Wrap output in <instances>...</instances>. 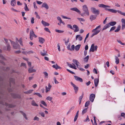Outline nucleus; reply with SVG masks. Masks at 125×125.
Masks as SVG:
<instances>
[{
	"mask_svg": "<svg viewBox=\"0 0 125 125\" xmlns=\"http://www.w3.org/2000/svg\"><path fill=\"white\" fill-rule=\"evenodd\" d=\"M116 21H114L108 23L110 27V26H114L116 24Z\"/></svg>",
	"mask_w": 125,
	"mask_h": 125,
	"instance_id": "bb28decb",
	"label": "nucleus"
},
{
	"mask_svg": "<svg viewBox=\"0 0 125 125\" xmlns=\"http://www.w3.org/2000/svg\"><path fill=\"white\" fill-rule=\"evenodd\" d=\"M57 19L59 21H60V23H62L63 24H64V22L62 21L61 18L60 17H57Z\"/></svg>",
	"mask_w": 125,
	"mask_h": 125,
	"instance_id": "c9c22d12",
	"label": "nucleus"
},
{
	"mask_svg": "<svg viewBox=\"0 0 125 125\" xmlns=\"http://www.w3.org/2000/svg\"><path fill=\"white\" fill-rule=\"evenodd\" d=\"M93 72L95 74H97L98 73L96 69L95 68H94L93 70Z\"/></svg>",
	"mask_w": 125,
	"mask_h": 125,
	"instance_id": "774afa93",
	"label": "nucleus"
},
{
	"mask_svg": "<svg viewBox=\"0 0 125 125\" xmlns=\"http://www.w3.org/2000/svg\"><path fill=\"white\" fill-rule=\"evenodd\" d=\"M117 12L118 13H120V14H121L124 16H125V13L123 12H122L121 11L119 10H118Z\"/></svg>",
	"mask_w": 125,
	"mask_h": 125,
	"instance_id": "37998d69",
	"label": "nucleus"
},
{
	"mask_svg": "<svg viewBox=\"0 0 125 125\" xmlns=\"http://www.w3.org/2000/svg\"><path fill=\"white\" fill-rule=\"evenodd\" d=\"M42 23L44 26H49V24L47 22H46L43 20L42 21Z\"/></svg>",
	"mask_w": 125,
	"mask_h": 125,
	"instance_id": "cd10ccee",
	"label": "nucleus"
},
{
	"mask_svg": "<svg viewBox=\"0 0 125 125\" xmlns=\"http://www.w3.org/2000/svg\"><path fill=\"white\" fill-rule=\"evenodd\" d=\"M39 120V118L38 117H37L36 116H35L33 119V120L34 121L37 120V121H38Z\"/></svg>",
	"mask_w": 125,
	"mask_h": 125,
	"instance_id": "5fc2aeb1",
	"label": "nucleus"
},
{
	"mask_svg": "<svg viewBox=\"0 0 125 125\" xmlns=\"http://www.w3.org/2000/svg\"><path fill=\"white\" fill-rule=\"evenodd\" d=\"M34 95H36L38 96L39 97L41 98L42 97V96L39 93H35L34 94Z\"/></svg>",
	"mask_w": 125,
	"mask_h": 125,
	"instance_id": "79ce46f5",
	"label": "nucleus"
},
{
	"mask_svg": "<svg viewBox=\"0 0 125 125\" xmlns=\"http://www.w3.org/2000/svg\"><path fill=\"white\" fill-rule=\"evenodd\" d=\"M71 84L73 87L75 92V93L76 94L78 90V87L73 84L72 82H71Z\"/></svg>",
	"mask_w": 125,
	"mask_h": 125,
	"instance_id": "423d86ee",
	"label": "nucleus"
},
{
	"mask_svg": "<svg viewBox=\"0 0 125 125\" xmlns=\"http://www.w3.org/2000/svg\"><path fill=\"white\" fill-rule=\"evenodd\" d=\"M99 82V79L95 78L94 80V83L95 87H97Z\"/></svg>",
	"mask_w": 125,
	"mask_h": 125,
	"instance_id": "f3484780",
	"label": "nucleus"
},
{
	"mask_svg": "<svg viewBox=\"0 0 125 125\" xmlns=\"http://www.w3.org/2000/svg\"><path fill=\"white\" fill-rule=\"evenodd\" d=\"M43 51L44 53H43L42 52H41V55L43 56H47L48 54L47 53V51H45L44 50H43Z\"/></svg>",
	"mask_w": 125,
	"mask_h": 125,
	"instance_id": "4be33fe9",
	"label": "nucleus"
},
{
	"mask_svg": "<svg viewBox=\"0 0 125 125\" xmlns=\"http://www.w3.org/2000/svg\"><path fill=\"white\" fill-rule=\"evenodd\" d=\"M81 46V44H78L75 47V50L76 51H78L79 49Z\"/></svg>",
	"mask_w": 125,
	"mask_h": 125,
	"instance_id": "f704fd0d",
	"label": "nucleus"
},
{
	"mask_svg": "<svg viewBox=\"0 0 125 125\" xmlns=\"http://www.w3.org/2000/svg\"><path fill=\"white\" fill-rule=\"evenodd\" d=\"M67 65L70 67L73 68V66L71 64H69V63L68 62H67Z\"/></svg>",
	"mask_w": 125,
	"mask_h": 125,
	"instance_id": "8fccbe9b",
	"label": "nucleus"
},
{
	"mask_svg": "<svg viewBox=\"0 0 125 125\" xmlns=\"http://www.w3.org/2000/svg\"><path fill=\"white\" fill-rule=\"evenodd\" d=\"M122 23V29L124 30L125 28V19L122 18L121 20Z\"/></svg>",
	"mask_w": 125,
	"mask_h": 125,
	"instance_id": "0eeeda50",
	"label": "nucleus"
},
{
	"mask_svg": "<svg viewBox=\"0 0 125 125\" xmlns=\"http://www.w3.org/2000/svg\"><path fill=\"white\" fill-rule=\"evenodd\" d=\"M41 103L45 106H47V105L45 102L43 101H41Z\"/></svg>",
	"mask_w": 125,
	"mask_h": 125,
	"instance_id": "a19ab883",
	"label": "nucleus"
},
{
	"mask_svg": "<svg viewBox=\"0 0 125 125\" xmlns=\"http://www.w3.org/2000/svg\"><path fill=\"white\" fill-rule=\"evenodd\" d=\"M11 96L14 98H20L21 96L19 94L14 93H12L11 94Z\"/></svg>",
	"mask_w": 125,
	"mask_h": 125,
	"instance_id": "6e6552de",
	"label": "nucleus"
},
{
	"mask_svg": "<svg viewBox=\"0 0 125 125\" xmlns=\"http://www.w3.org/2000/svg\"><path fill=\"white\" fill-rule=\"evenodd\" d=\"M39 42L43 44L45 42L44 39L42 37H39L38 38Z\"/></svg>",
	"mask_w": 125,
	"mask_h": 125,
	"instance_id": "2eb2a0df",
	"label": "nucleus"
},
{
	"mask_svg": "<svg viewBox=\"0 0 125 125\" xmlns=\"http://www.w3.org/2000/svg\"><path fill=\"white\" fill-rule=\"evenodd\" d=\"M97 15H91L90 16V19L91 21H93L97 17Z\"/></svg>",
	"mask_w": 125,
	"mask_h": 125,
	"instance_id": "9b49d317",
	"label": "nucleus"
},
{
	"mask_svg": "<svg viewBox=\"0 0 125 125\" xmlns=\"http://www.w3.org/2000/svg\"><path fill=\"white\" fill-rule=\"evenodd\" d=\"M73 62L75 63L76 66L79 64V62H78V61L75 59H73Z\"/></svg>",
	"mask_w": 125,
	"mask_h": 125,
	"instance_id": "e433bc0d",
	"label": "nucleus"
},
{
	"mask_svg": "<svg viewBox=\"0 0 125 125\" xmlns=\"http://www.w3.org/2000/svg\"><path fill=\"white\" fill-rule=\"evenodd\" d=\"M70 10H72L75 11L78 13L80 12V11L76 7L71 8Z\"/></svg>",
	"mask_w": 125,
	"mask_h": 125,
	"instance_id": "6ab92c4d",
	"label": "nucleus"
},
{
	"mask_svg": "<svg viewBox=\"0 0 125 125\" xmlns=\"http://www.w3.org/2000/svg\"><path fill=\"white\" fill-rule=\"evenodd\" d=\"M67 27L68 28H70L71 29H73L72 26L71 24H68L67 25Z\"/></svg>",
	"mask_w": 125,
	"mask_h": 125,
	"instance_id": "864d4df0",
	"label": "nucleus"
},
{
	"mask_svg": "<svg viewBox=\"0 0 125 125\" xmlns=\"http://www.w3.org/2000/svg\"><path fill=\"white\" fill-rule=\"evenodd\" d=\"M52 67L54 68H55L56 70H57L58 69H60L61 68L57 64L56 65L54 64L52 65Z\"/></svg>",
	"mask_w": 125,
	"mask_h": 125,
	"instance_id": "a211bd4d",
	"label": "nucleus"
},
{
	"mask_svg": "<svg viewBox=\"0 0 125 125\" xmlns=\"http://www.w3.org/2000/svg\"><path fill=\"white\" fill-rule=\"evenodd\" d=\"M20 112L22 115L23 116L26 120H27L28 119V118L27 117L25 113H24L23 111H20Z\"/></svg>",
	"mask_w": 125,
	"mask_h": 125,
	"instance_id": "412c9836",
	"label": "nucleus"
},
{
	"mask_svg": "<svg viewBox=\"0 0 125 125\" xmlns=\"http://www.w3.org/2000/svg\"><path fill=\"white\" fill-rule=\"evenodd\" d=\"M35 14L36 15V18L40 19V17L38 15V13L36 12H35Z\"/></svg>",
	"mask_w": 125,
	"mask_h": 125,
	"instance_id": "c03bdc74",
	"label": "nucleus"
},
{
	"mask_svg": "<svg viewBox=\"0 0 125 125\" xmlns=\"http://www.w3.org/2000/svg\"><path fill=\"white\" fill-rule=\"evenodd\" d=\"M55 31L56 32H57L59 33H63L64 32V31H61V30H57V29Z\"/></svg>",
	"mask_w": 125,
	"mask_h": 125,
	"instance_id": "3c124183",
	"label": "nucleus"
},
{
	"mask_svg": "<svg viewBox=\"0 0 125 125\" xmlns=\"http://www.w3.org/2000/svg\"><path fill=\"white\" fill-rule=\"evenodd\" d=\"M117 41L119 43H120L121 45H125L124 43H122L120 40H117Z\"/></svg>",
	"mask_w": 125,
	"mask_h": 125,
	"instance_id": "09e8293b",
	"label": "nucleus"
},
{
	"mask_svg": "<svg viewBox=\"0 0 125 125\" xmlns=\"http://www.w3.org/2000/svg\"><path fill=\"white\" fill-rule=\"evenodd\" d=\"M91 10L92 12L95 15H98L100 14V12L98 10H97L94 7H91Z\"/></svg>",
	"mask_w": 125,
	"mask_h": 125,
	"instance_id": "7ed1b4c3",
	"label": "nucleus"
},
{
	"mask_svg": "<svg viewBox=\"0 0 125 125\" xmlns=\"http://www.w3.org/2000/svg\"><path fill=\"white\" fill-rule=\"evenodd\" d=\"M94 44H92L91 46L90 49L89 50L90 52H94Z\"/></svg>",
	"mask_w": 125,
	"mask_h": 125,
	"instance_id": "aec40b11",
	"label": "nucleus"
},
{
	"mask_svg": "<svg viewBox=\"0 0 125 125\" xmlns=\"http://www.w3.org/2000/svg\"><path fill=\"white\" fill-rule=\"evenodd\" d=\"M39 114L41 115L43 117H44L45 116V115L44 113L43 112L39 113Z\"/></svg>",
	"mask_w": 125,
	"mask_h": 125,
	"instance_id": "680f3d73",
	"label": "nucleus"
},
{
	"mask_svg": "<svg viewBox=\"0 0 125 125\" xmlns=\"http://www.w3.org/2000/svg\"><path fill=\"white\" fill-rule=\"evenodd\" d=\"M110 26L109 24H108V23L107 24L104 26L103 28L102 29V30L103 31L106 30Z\"/></svg>",
	"mask_w": 125,
	"mask_h": 125,
	"instance_id": "c85d7f7f",
	"label": "nucleus"
},
{
	"mask_svg": "<svg viewBox=\"0 0 125 125\" xmlns=\"http://www.w3.org/2000/svg\"><path fill=\"white\" fill-rule=\"evenodd\" d=\"M115 62L116 64H118L119 62V59L116 56H115Z\"/></svg>",
	"mask_w": 125,
	"mask_h": 125,
	"instance_id": "2f4dec72",
	"label": "nucleus"
},
{
	"mask_svg": "<svg viewBox=\"0 0 125 125\" xmlns=\"http://www.w3.org/2000/svg\"><path fill=\"white\" fill-rule=\"evenodd\" d=\"M10 86L11 87V83H12L13 84H15V81H14V79L13 78H10Z\"/></svg>",
	"mask_w": 125,
	"mask_h": 125,
	"instance_id": "5701e85b",
	"label": "nucleus"
},
{
	"mask_svg": "<svg viewBox=\"0 0 125 125\" xmlns=\"http://www.w3.org/2000/svg\"><path fill=\"white\" fill-rule=\"evenodd\" d=\"M42 7L46 9H48L49 8L48 5L46 2H44L43 3L42 5Z\"/></svg>",
	"mask_w": 125,
	"mask_h": 125,
	"instance_id": "4468645a",
	"label": "nucleus"
},
{
	"mask_svg": "<svg viewBox=\"0 0 125 125\" xmlns=\"http://www.w3.org/2000/svg\"><path fill=\"white\" fill-rule=\"evenodd\" d=\"M33 4L34 7V8L35 9H37L38 7L36 6V3L35 2H34Z\"/></svg>",
	"mask_w": 125,
	"mask_h": 125,
	"instance_id": "e2e57ef3",
	"label": "nucleus"
},
{
	"mask_svg": "<svg viewBox=\"0 0 125 125\" xmlns=\"http://www.w3.org/2000/svg\"><path fill=\"white\" fill-rule=\"evenodd\" d=\"M33 37L35 38L37 37V36L35 34L32 30L31 31H30V39L31 40H33Z\"/></svg>",
	"mask_w": 125,
	"mask_h": 125,
	"instance_id": "20e7f679",
	"label": "nucleus"
},
{
	"mask_svg": "<svg viewBox=\"0 0 125 125\" xmlns=\"http://www.w3.org/2000/svg\"><path fill=\"white\" fill-rule=\"evenodd\" d=\"M121 26L120 25H118L117 27V29L115 30V32H118L120 29Z\"/></svg>",
	"mask_w": 125,
	"mask_h": 125,
	"instance_id": "473e14b6",
	"label": "nucleus"
},
{
	"mask_svg": "<svg viewBox=\"0 0 125 125\" xmlns=\"http://www.w3.org/2000/svg\"><path fill=\"white\" fill-rule=\"evenodd\" d=\"M78 115H76L75 117H74V122H75L76 121V120H77V118L78 117Z\"/></svg>",
	"mask_w": 125,
	"mask_h": 125,
	"instance_id": "69168bd1",
	"label": "nucleus"
},
{
	"mask_svg": "<svg viewBox=\"0 0 125 125\" xmlns=\"http://www.w3.org/2000/svg\"><path fill=\"white\" fill-rule=\"evenodd\" d=\"M43 73L45 75V77L48 78V74L46 72H43Z\"/></svg>",
	"mask_w": 125,
	"mask_h": 125,
	"instance_id": "de8ad7c7",
	"label": "nucleus"
},
{
	"mask_svg": "<svg viewBox=\"0 0 125 125\" xmlns=\"http://www.w3.org/2000/svg\"><path fill=\"white\" fill-rule=\"evenodd\" d=\"M44 30L46 31L49 32L50 33H51V32L50 31L49 29L47 28H44Z\"/></svg>",
	"mask_w": 125,
	"mask_h": 125,
	"instance_id": "4d7b16f0",
	"label": "nucleus"
},
{
	"mask_svg": "<svg viewBox=\"0 0 125 125\" xmlns=\"http://www.w3.org/2000/svg\"><path fill=\"white\" fill-rule=\"evenodd\" d=\"M46 99L47 100L51 101L52 100V98L50 96H48L47 97Z\"/></svg>",
	"mask_w": 125,
	"mask_h": 125,
	"instance_id": "bf43d9fd",
	"label": "nucleus"
},
{
	"mask_svg": "<svg viewBox=\"0 0 125 125\" xmlns=\"http://www.w3.org/2000/svg\"><path fill=\"white\" fill-rule=\"evenodd\" d=\"M74 77L76 80L79 81L80 82H83L82 79L79 77L76 76H74Z\"/></svg>",
	"mask_w": 125,
	"mask_h": 125,
	"instance_id": "ddd939ff",
	"label": "nucleus"
},
{
	"mask_svg": "<svg viewBox=\"0 0 125 125\" xmlns=\"http://www.w3.org/2000/svg\"><path fill=\"white\" fill-rule=\"evenodd\" d=\"M101 26L99 25L97 26L93 30L92 32L93 33L92 34L91 36V37H93L94 35H97L99 33L101 30Z\"/></svg>",
	"mask_w": 125,
	"mask_h": 125,
	"instance_id": "f257e3e1",
	"label": "nucleus"
},
{
	"mask_svg": "<svg viewBox=\"0 0 125 125\" xmlns=\"http://www.w3.org/2000/svg\"><path fill=\"white\" fill-rule=\"evenodd\" d=\"M25 7H24L25 10L26 11H28L29 10V9L27 7V4L26 3H25Z\"/></svg>",
	"mask_w": 125,
	"mask_h": 125,
	"instance_id": "ea45409f",
	"label": "nucleus"
},
{
	"mask_svg": "<svg viewBox=\"0 0 125 125\" xmlns=\"http://www.w3.org/2000/svg\"><path fill=\"white\" fill-rule=\"evenodd\" d=\"M54 81L55 83V84H58L59 83L56 80V77H54Z\"/></svg>",
	"mask_w": 125,
	"mask_h": 125,
	"instance_id": "0e129e2a",
	"label": "nucleus"
},
{
	"mask_svg": "<svg viewBox=\"0 0 125 125\" xmlns=\"http://www.w3.org/2000/svg\"><path fill=\"white\" fill-rule=\"evenodd\" d=\"M98 6L99 7L104 8L105 10H108L109 9L108 8L110 7V6L104 5L103 4H99Z\"/></svg>",
	"mask_w": 125,
	"mask_h": 125,
	"instance_id": "39448f33",
	"label": "nucleus"
},
{
	"mask_svg": "<svg viewBox=\"0 0 125 125\" xmlns=\"http://www.w3.org/2000/svg\"><path fill=\"white\" fill-rule=\"evenodd\" d=\"M115 28H116L115 26L112 27L110 29L109 31L110 32L112 31H113L114 30H115Z\"/></svg>",
	"mask_w": 125,
	"mask_h": 125,
	"instance_id": "6e6d98bb",
	"label": "nucleus"
},
{
	"mask_svg": "<svg viewBox=\"0 0 125 125\" xmlns=\"http://www.w3.org/2000/svg\"><path fill=\"white\" fill-rule=\"evenodd\" d=\"M13 47L14 49H20V45L17 43H15L14 45H13Z\"/></svg>",
	"mask_w": 125,
	"mask_h": 125,
	"instance_id": "dca6fc26",
	"label": "nucleus"
},
{
	"mask_svg": "<svg viewBox=\"0 0 125 125\" xmlns=\"http://www.w3.org/2000/svg\"><path fill=\"white\" fill-rule=\"evenodd\" d=\"M90 101H88L86 102L85 104V107H87L88 106L90 103Z\"/></svg>",
	"mask_w": 125,
	"mask_h": 125,
	"instance_id": "a18cd8bd",
	"label": "nucleus"
},
{
	"mask_svg": "<svg viewBox=\"0 0 125 125\" xmlns=\"http://www.w3.org/2000/svg\"><path fill=\"white\" fill-rule=\"evenodd\" d=\"M90 120L89 119L88 116H87L86 119L84 120V122H86L87 121H89Z\"/></svg>",
	"mask_w": 125,
	"mask_h": 125,
	"instance_id": "052dcab7",
	"label": "nucleus"
},
{
	"mask_svg": "<svg viewBox=\"0 0 125 125\" xmlns=\"http://www.w3.org/2000/svg\"><path fill=\"white\" fill-rule=\"evenodd\" d=\"M108 11H109L115 13L117 12L118 10H116L112 9H109L108 10Z\"/></svg>",
	"mask_w": 125,
	"mask_h": 125,
	"instance_id": "c756f323",
	"label": "nucleus"
},
{
	"mask_svg": "<svg viewBox=\"0 0 125 125\" xmlns=\"http://www.w3.org/2000/svg\"><path fill=\"white\" fill-rule=\"evenodd\" d=\"M28 70L29 73H30L35 72L36 71L35 70L33 69L32 68H29Z\"/></svg>",
	"mask_w": 125,
	"mask_h": 125,
	"instance_id": "393cba45",
	"label": "nucleus"
},
{
	"mask_svg": "<svg viewBox=\"0 0 125 125\" xmlns=\"http://www.w3.org/2000/svg\"><path fill=\"white\" fill-rule=\"evenodd\" d=\"M84 94L83 93L81 96H80L79 99V104H80L83 98Z\"/></svg>",
	"mask_w": 125,
	"mask_h": 125,
	"instance_id": "a878e982",
	"label": "nucleus"
},
{
	"mask_svg": "<svg viewBox=\"0 0 125 125\" xmlns=\"http://www.w3.org/2000/svg\"><path fill=\"white\" fill-rule=\"evenodd\" d=\"M20 43V45L22 46H23V44L22 43V38H20L18 41Z\"/></svg>",
	"mask_w": 125,
	"mask_h": 125,
	"instance_id": "58836bf2",
	"label": "nucleus"
},
{
	"mask_svg": "<svg viewBox=\"0 0 125 125\" xmlns=\"http://www.w3.org/2000/svg\"><path fill=\"white\" fill-rule=\"evenodd\" d=\"M11 5L12 6H15L16 5V1L12 0L11 2Z\"/></svg>",
	"mask_w": 125,
	"mask_h": 125,
	"instance_id": "b1692460",
	"label": "nucleus"
},
{
	"mask_svg": "<svg viewBox=\"0 0 125 125\" xmlns=\"http://www.w3.org/2000/svg\"><path fill=\"white\" fill-rule=\"evenodd\" d=\"M11 47L9 44H7V50L8 51H10V50Z\"/></svg>",
	"mask_w": 125,
	"mask_h": 125,
	"instance_id": "4c0bfd02",
	"label": "nucleus"
},
{
	"mask_svg": "<svg viewBox=\"0 0 125 125\" xmlns=\"http://www.w3.org/2000/svg\"><path fill=\"white\" fill-rule=\"evenodd\" d=\"M77 19L80 21H85V20L84 19L77 18Z\"/></svg>",
	"mask_w": 125,
	"mask_h": 125,
	"instance_id": "13d9d810",
	"label": "nucleus"
},
{
	"mask_svg": "<svg viewBox=\"0 0 125 125\" xmlns=\"http://www.w3.org/2000/svg\"><path fill=\"white\" fill-rule=\"evenodd\" d=\"M95 97V95L93 94H91L90 96V100L92 102H93Z\"/></svg>",
	"mask_w": 125,
	"mask_h": 125,
	"instance_id": "1a4fd4ad",
	"label": "nucleus"
},
{
	"mask_svg": "<svg viewBox=\"0 0 125 125\" xmlns=\"http://www.w3.org/2000/svg\"><path fill=\"white\" fill-rule=\"evenodd\" d=\"M87 111V109L85 108L83 111L82 112V114L83 115L84 113H85Z\"/></svg>",
	"mask_w": 125,
	"mask_h": 125,
	"instance_id": "603ef678",
	"label": "nucleus"
},
{
	"mask_svg": "<svg viewBox=\"0 0 125 125\" xmlns=\"http://www.w3.org/2000/svg\"><path fill=\"white\" fill-rule=\"evenodd\" d=\"M83 10L84 13L87 15H89V12L87 6L84 5L83 6Z\"/></svg>",
	"mask_w": 125,
	"mask_h": 125,
	"instance_id": "f03ea898",
	"label": "nucleus"
},
{
	"mask_svg": "<svg viewBox=\"0 0 125 125\" xmlns=\"http://www.w3.org/2000/svg\"><path fill=\"white\" fill-rule=\"evenodd\" d=\"M10 41L11 44L13 46V45H14L16 43L14 42L13 41H12L10 40H9Z\"/></svg>",
	"mask_w": 125,
	"mask_h": 125,
	"instance_id": "338daca9",
	"label": "nucleus"
},
{
	"mask_svg": "<svg viewBox=\"0 0 125 125\" xmlns=\"http://www.w3.org/2000/svg\"><path fill=\"white\" fill-rule=\"evenodd\" d=\"M48 87L46 86H45V92L46 93H47L48 91H50L52 86L51 85L50 83L48 84Z\"/></svg>",
	"mask_w": 125,
	"mask_h": 125,
	"instance_id": "9d476101",
	"label": "nucleus"
},
{
	"mask_svg": "<svg viewBox=\"0 0 125 125\" xmlns=\"http://www.w3.org/2000/svg\"><path fill=\"white\" fill-rule=\"evenodd\" d=\"M89 58V56L88 55L84 58V60L86 62H87L88 61Z\"/></svg>",
	"mask_w": 125,
	"mask_h": 125,
	"instance_id": "49530a36",
	"label": "nucleus"
},
{
	"mask_svg": "<svg viewBox=\"0 0 125 125\" xmlns=\"http://www.w3.org/2000/svg\"><path fill=\"white\" fill-rule=\"evenodd\" d=\"M31 104L32 105L34 106H38V105L36 103L35 101L34 100H32L31 102Z\"/></svg>",
	"mask_w": 125,
	"mask_h": 125,
	"instance_id": "7c9ffc66",
	"label": "nucleus"
},
{
	"mask_svg": "<svg viewBox=\"0 0 125 125\" xmlns=\"http://www.w3.org/2000/svg\"><path fill=\"white\" fill-rule=\"evenodd\" d=\"M73 27L75 28V29L74 30V32H76L79 31V29L78 27L76 25L74 24L73 25Z\"/></svg>",
	"mask_w": 125,
	"mask_h": 125,
	"instance_id": "f8f14e48",
	"label": "nucleus"
},
{
	"mask_svg": "<svg viewBox=\"0 0 125 125\" xmlns=\"http://www.w3.org/2000/svg\"><path fill=\"white\" fill-rule=\"evenodd\" d=\"M5 105L6 106H8L10 108H12L14 107L12 104H8V103H5Z\"/></svg>",
	"mask_w": 125,
	"mask_h": 125,
	"instance_id": "72a5a7b5",
	"label": "nucleus"
}]
</instances>
